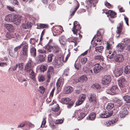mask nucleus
<instances>
[{
	"label": "nucleus",
	"mask_w": 130,
	"mask_h": 130,
	"mask_svg": "<svg viewBox=\"0 0 130 130\" xmlns=\"http://www.w3.org/2000/svg\"><path fill=\"white\" fill-rule=\"evenodd\" d=\"M88 112V110L87 108L86 107H84L79 111V113H84L86 115L87 114Z\"/></svg>",
	"instance_id": "obj_48"
},
{
	"label": "nucleus",
	"mask_w": 130,
	"mask_h": 130,
	"mask_svg": "<svg viewBox=\"0 0 130 130\" xmlns=\"http://www.w3.org/2000/svg\"><path fill=\"white\" fill-rule=\"evenodd\" d=\"M104 12L106 14H108L107 15V17H110L111 18L113 19L116 17L117 14L115 12L112 10H109L108 11H106Z\"/></svg>",
	"instance_id": "obj_14"
},
{
	"label": "nucleus",
	"mask_w": 130,
	"mask_h": 130,
	"mask_svg": "<svg viewBox=\"0 0 130 130\" xmlns=\"http://www.w3.org/2000/svg\"><path fill=\"white\" fill-rule=\"evenodd\" d=\"M94 66L95 67L93 69L94 72L95 74H97L101 71L102 67L99 63L95 64Z\"/></svg>",
	"instance_id": "obj_13"
},
{
	"label": "nucleus",
	"mask_w": 130,
	"mask_h": 130,
	"mask_svg": "<svg viewBox=\"0 0 130 130\" xmlns=\"http://www.w3.org/2000/svg\"><path fill=\"white\" fill-rule=\"evenodd\" d=\"M39 88V91L40 93L42 94H43L45 91V89L42 86L40 87Z\"/></svg>",
	"instance_id": "obj_58"
},
{
	"label": "nucleus",
	"mask_w": 130,
	"mask_h": 130,
	"mask_svg": "<svg viewBox=\"0 0 130 130\" xmlns=\"http://www.w3.org/2000/svg\"><path fill=\"white\" fill-rule=\"evenodd\" d=\"M73 89L72 87L70 86L67 87L66 89V94H68L71 92L73 91Z\"/></svg>",
	"instance_id": "obj_41"
},
{
	"label": "nucleus",
	"mask_w": 130,
	"mask_h": 130,
	"mask_svg": "<svg viewBox=\"0 0 130 130\" xmlns=\"http://www.w3.org/2000/svg\"><path fill=\"white\" fill-rule=\"evenodd\" d=\"M93 59L97 61H103L104 58L103 56L101 55H96L93 57Z\"/></svg>",
	"instance_id": "obj_24"
},
{
	"label": "nucleus",
	"mask_w": 130,
	"mask_h": 130,
	"mask_svg": "<svg viewBox=\"0 0 130 130\" xmlns=\"http://www.w3.org/2000/svg\"><path fill=\"white\" fill-rule=\"evenodd\" d=\"M53 50V52L55 53H58L60 51V48L57 45H55L54 46Z\"/></svg>",
	"instance_id": "obj_45"
},
{
	"label": "nucleus",
	"mask_w": 130,
	"mask_h": 130,
	"mask_svg": "<svg viewBox=\"0 0 130 130\" xmlns=\"http://www.w3.org/2000/svg\"><path fill=\"white\" fill-rule=\"evenodd\" d=\"M87 115L83 113H79V115L78 117L80 119H82L83 118Z\"/></svg>",
	"instance_id": "obj_56"
},
{
	"label": "nucleus",
	"mask_w": 130,
	"mask_h": 130,
	"mask_svg": "<svg viewBox=\"0 0 130 130\" xmlns=\"http://www.w3.org/2000/svg\"><path fill=\"white\" fill-rule=\"evenodd\" d=\"M86 72L88 73L89 75H94L95 74L94 72H93V70L90 69H88L87 71H86Z\"/></svg>",
	"instance_id": "obj_51"
},
{
	"label": "nucleus",
	"mask_w": 130,
	"mask_h": 130,
	"mask_svg": "<svg viewBox=\"0 0 130 130\" xmlns=\"http://www.w3.org/2000/svg\"><path fill=\"white\" fill-rule=\"evenodd\" d=\"M128 113L127 109L124 108L122 109L120 112V116L121 118L124 117Z\"/></svg>",
	"instance_id": "obj_18"
},
{
	"label": "nucleus",
	"mask_w": 130,
	"mask_h": 130,
	"mask_svg": "<svg viewBox=\"0 0 130 130\" xmlns=\"http://www.w3.org/2000/svg\"><path fill=\"white\" fill-rule=\"evenodd\" d=\"M81 27L79 22L77 21H75L73 23V26L72 29V31L74 34L77 35V32L81 29Z\"/></svg>",
	"instance_id": "obj_4"
},
{
	"label": "nucleus",
	"mask_w": 130,
	"mask_h": 130,
	"mask_svg": "<svg viewBox=\"0 0 130 130\" xmlns=\"http://www.w3.org/2000/svg\"><path fill=\"white\" fill-rule=\"evenodd\" d=\"M96 0H89L87 2V4L89 5V6L90 7L92 6V5L94 6L96 3Z\"/></svg>",
	"instance_id": "obj_43"
},
{
	"label": "nucleus",
	"mask_w": 130,
	"mask_h": 130,
	"mask_svg": "<svg viewBox=\"0 0 130 130\" xmlns=\"http://www.w3.org/2000/svg\"><path fill=\"white\" fill-rule=\"evenodd\" d=\"M48 27V25L46 24H41L38 26L37 29H40L41 28H47Z\"/></svg>",
	"instance_id": "obj_42"
},
{
	"label": "nucleus",
	"mask_w": 130,
	"mask_h": 130,
	"mask_svg": "<svg viewBox=\"0 0 130 130\" xmlns=\"http://www.w3.org/2000/svg\"><path fill=\"white\" fill-rule=\"evenodd\" d=\"M59 109V105L57 104L55 106L52 108V110L55 112H57Z\"/></svg>",
	"instance_id": "obj_50"
},
{
	"label": "nucleus",
	"mask_w": 130,
	"mask_h": 130,
	"mask_svg": "<svg viewBox=\"0 0 130 130\" xmlns=\"http://www.w3.org/2000/svg\"><path fill=\"white\" fill-rule=\"evenodd\" d=\"M123 25V22H121L118 24L117 26V30L116 31V32L117 34L118 35V37H119L120 35V34L122 31Z\"/></svg>",
	"instance_id": "obj_17"
},
{
	"label": "nucleus",
	"mask_w": 130,
	"mask_h": 130,
	"mask_svg": "<svg viewBox=\"0 0 130 130\" xmlns=\"http://www.w3.org/2000/svg\"><path fill=\"white\" fill-rule=\"evenodd\" d=\"M96 117V114L94 112H91L89 115L88 117H87L88 119L91 120H94Z\"/></svg>",
	"instance_id": "obj_28"
},
{
	"label": "nucleus",
	"mask_w": 130,
	"mask_h": 130,
	"mask_svg": "<svg viewBox=\"0 0 130 130\" xmlns=\"http://www.w3.org/2000/svg\"><path fill=\"white\" fill-rule=\"evenodd\" d=\"M107 58L110 59L113 58L115 61L118 62H122L124 58L123 56L121 54L117 55L116 52H113L112 54L110 55H108L107 56Z\"/></svg>",
	"instance_id": "obj_1"
},
{
	"label": "nucleus",
	"mask_w": 130,
	"mask_h": 130,
	"mask_svg": "<svg viewBox=\"0 0 130 130\" xmlns=\"http://www.w3.org/2000/svg\"><path fill=\"white\" fill-rule=\"evenodd\" d=\"M38 79L40 82H44L45 80L44 75L43 74L39 75L38 76Z\"/></svg>",
	"instance_id": "obj_35"
},
{
	"label": "nucleus",
	"mask_w": 130,
	"mask_h": 130,
	"mask_svg": "<svg viewBox=\"0 0 130 130\" xmlns=\"http://www.w3.org/2000/svg\"><path fill=\"white\" fill-rule=\"evenodd\" d=\"M33 67L31 66V62H28L25 67L24 70L26 72L29 71L32 69Z\"/></svg>",
	"instance_id": "obj_20"
},
{
	"label": "nucleus",
	"mask_w": 130,
	"mask_h": 130,
	"mask_svg": "<svg viewBox=\"0 0 130 130\" xmlns=\"http://www.w3.org/2000/svg\"><path fill=\"white\" fill-rule=\"evenodd\" d=\"M111 78L110 76L109 75H104L102 78V83L104 85L109 84L111 82Z\"/></svg>",
	"instance_id": "obj_5"
},
{
	"label": "nucleus",
	"mask_w": 130,
	"mask_h": 130,
	"mask_svg": "<svg viewBox=\"0 0 130 130\" xmlns=\"http://www.w3.org/2000/svg\"><path fill=\"white\" fill-rule=\"evenodd\" d=\"M86 98V96L85 94H82L80 95L78 100L76 103V105L78 106L82 104L85 100Z\"/></svg>",
	"instance_id": "obj_10"
},
{
	"label": "nucleus",
	"mask_w": 130,
	"mask_h": 130,
	"mask_svg": "<svg viewBox=\"0 0 130 130\" xmlns=\"http://www.w3.org/2000/svg\"><path fill=\"white\" fill-rule=\"evenodd\" d=\"M6 36L7 38L10 39L15 38L18 39L19 38V35L18 34L15 33L11 34H10L9 35H7Z\"/></svg>",
	"instance_id": "obj_22"
},
{
	"label": "nucleus",
	"mask_w": 130,
	"mask_h": 130,
	"mask_svg": "<svg viewBox=\"0 0 130 130\" xmlns=\"http://www.w3.org/2000/svg\"><path fill=\"white\" fill-rule=\"evenodd\" d=\"M59 41L60 44L64 46L65 44V37L64 36H61L60 38Z\"/></svg>",
	"instance_id": "obj_44"
},
{
	"label": "nucleus",
	"mask_w": 130,
	"mask_h": 130,
	"mask_svg": "<svg viewBox=\"0 0 130 130\" xmlns=\"http://www.w3.org/2000/svg\"><path fill=\"white\" fill-rule=\"evenodd\" d=\"M74 102L69 98H66V104L68 108H71L73 105Z\"/></svg>",
	"instance_id": "obj_15"
},
{
	"label": "nucleus",
	"mask_w": 130,
	"mask_h": 130,
	"mask_svg": "<svg viewBox=\"0 0 130 130\" xmlns=\"http://www.w3.org/2000/svg\"><path fill=\"white\" fill-rule=\"evenodd\" d=\"M30 52L31 55L34 57L36 56V49L35 48L33 47L30 49Z\"/></svg>",
	"instance_id": "obj_33"
},
{
	"label": "nucleus",
	"mask_w": 130,
	"mask_h": 130,
	"mask_svg": "<svg viewBox=\"0 0 130 130\" xmlns=\"http://www.w3.org/2000/svg\"><path fill=\"white\" fill-rule=\"evenodd\" d=\"M88 97L90 102L94 104H96V99L95 95L91 93H89L88 94Z\"/></svg>",
	"instance_id": "obj_8"
},
{
	"label": "nucleus",
	"mask_w": 130,
	"mask_h": 130,
	"mask_svg": "<svg viewBox=\"0 0 130 130\" xmlns=\"http://www.w3.org/2000/svg\"><path fill=\"white\" fill-rule=\"evenodd\" d=\"M4 26L10 32H13L14 30L13 26L10 24H5Z\"/></svg>",
	"instance_id": "obj_25"
},
{
	"label": "nucleus",
	"mask_w": 130,
	"mask_h": 130,
	"mask_svg": "<svg viewBox=\"0 0 130 130\" xmlns=\"http://www.w3.org/2000/svg\"><path fill=\"white\" fill-rule=\"evenodd\" d=\"M117 119H114L113 120H112L111 121H107L105 122L104 123L107 126H108L117 122Z\"/></svg>",
	"instance_id": "obj_23"
},
{
	"label": "nucleus",
	"mask_w": 130,
	"mask_h": 130,
	"mask_svg": "<svg viewBox=\"0 0 130 130\" xmlns=\"http://www.w3.org/2000/svg\"><path fill=\"white\" fill-rule=\"evenodd\" d=\"M114 106V104L112 103H109L107 104L106 106L107 109L109 111H112V110Z\"/></svg>",
	"instance_id": "obj_34"
},
{
	"label": "nucleus",
	"mask_w": 130,
	"mask_h": 130,
	"mask_svg": "<svg viewBox=\"0 0 130 130\" xmlns=\"http://www.w3.org/2000/svg\"><path fill=\"white\" fill-rule=\"evenodd\" d=\"M27 72L29 74V76L30 78L34 80H35V73L32 70V69Z\"/></svg>",
	"instance_id": "obj_26"
},
{
	"label": "nucleus",
	"mask_w": 130,
	"mask_h": 130,
	"mask_svg": "<svg viewBox=\"0 0 130 130\" xmlns=\"http://www.w3.org/2000/svg\"><path fill=\"white\" fill-rule=\"evenodd\" d=\"M124 47V45L121 44H118L117 46V50L121 52L122 51Z\"/></svg>",
	"instance_id": "obj_37"
},
{
	"label": "nucleus",
	"mask_w": 130,
	"mask_h": 130,
	"mask_svg": "<svg viewBox=\"0 0 130 130\" xmlns=\"http://www.w3.org/2000/svg\"><path fill=\"white\" fill-rule=\"evenodd\" d=\"M46 123V121L45 120V118H44L43 119V121L42 122V124L41 125V127H44L45 126V124Z\"/></svg>",
	"instance_id": "obj_62"
},
{
	"label": "nucleus",
	"mask_w": 130,
	"mask_h": 130,
	"mask_svg": "<svg viewBox=\"0 0 130 130\" xmlns=\"http://www.w3.org/2000/svg\"><path fill=\"white\" fill-rule=\"evenodd\" d=\"M105 6L109 8H112V5L109 3H108L107 1L105 2Z\"/></svg>",
	"instance_id": "obj_57"
},
{
	"label": "nucleus",
	"mask_w": 130,
	"mask_h": 130,
	"mask_svg": "<svg viewBox=\"0 0 130 130\" xmlns=\"http://www.w3.org/2000/svg\"><path fill=\"white\" fill-rule=\"evenodd\" d=\"M53 55L52 54L49 55L47 56L48 62L49 63L51 62L52 60Z\"/></svg>",
	"instance_id": "obj_52"
},
{
	"label": "nucleus",
	"mask_w": 130,
	"mask_h": 130,
	"mask_svg": "<svg viewBox=\"0 0 130 130\" xmlns=\"http://www.w3.org/2000/svg\"><path fill=\"white\" fill-rule=\"evenodd\" d=\"M12 47L9 48V55L11 57L13 58H14L15 57V52H12Z\"/></svg>",
	"instance_id": "obj_40"
},
{
	"label": "nucleus",
	"mask_w": 130,
	"mask_h": 130,
	"mask_svg": "<svg viewBox=\"0 0 130 130\" xmlns=\"http://www.w3.org/2000/svg\"><path fill=\"white\" fill-rule=\"evenodd\" d=\"M113 114L112 111L109 112L106 111H104L100 115V117L102 118H107L111 116Z\"/></svg>",
	"instance_id": "obj_9"
},
{
	"label": "nucleus",
	"mask_w": 130,
	"mask_h": 130,
	"mask_svg": "<svg viewBox=\"0 0 130 130\" xmlns=\"http://www.w3.org/2000/svg\"><path fill=\"white\" fill-rule=\"evenodd\" d=\"M63 82L61 79H59L56 83L57 88L58 89L59 87L62 86Z\"/></svg>",
	"instance_id": "obj_38"
},
{
	"label": "nucleus",
	"mask_w": 130,
	"mask_h": 130,
	"mask_svg": "<svg viewBox=\"0 0 130 130\" xmlns=\"http://www.w3.org/2000/svg\"><path fill=\"white\" fill-rule=\"evenodd\" d=\"M14 15L11 14H9L6 16L5 20L8 22H13Z\"/></svg>",
	"instance_id": "obj_19"
},
{
	"label": "nucleus",
	"mask_w": 130,
	"mask_h": 130,
	"mask_svg": "<svg viewBox=\"0 0 130 130\" xmlns=\"http://www.w3.org/2000/svg\"><path fill=\"white\" fill-rule=\"evenodd\" d=\"M74 66L75 68L77 70H79L80 69V68L81 65L79 62L77 63L76 62Z\"/></svg>",
	"instance_id": "obj_54"
},
{
	"label": "nucleus",
	"mask_w": 130,
	"mask_h": 130,
	"mask_svg": "<svg viewBox=\"0 0 130 130\" xmlns=\"http://www.w3.org/2000/svg\"><path fill=\"white\" fill-rule=\"evenodd\" d=\"M119 89L118 86L116 85L112 86L110 89V90L112 92L114 93H116L118 92Z\"/></svg>",
	"instance_id": "obj_27"
},
{
	"label": "nucleus",
	"mask_w": 130,
	"mask_h": 130,
	"mask_svg": "<svg viewBox=\"0 0 130 130\" xmlns=\"http://www.w3.org/2000/svg\"><path fill=\"white\" fill-rule=\"evenodd\" d=\"M46 56L45 55H40L38 57L39 60L38 62L39 63L44 62L45 60Z\"/></svg>",
	"instance_id": "obj_32"
},
{
	"label": "nucleus",
	"mask_w": 130,
	"mask_h": 130,
	"mask_svg": "<svg viewBox=\"0 0 130 130\" xmlns=\"http://www.w3.org/2000/svg\"><path fill=\"white\" fill-rule=\"evenodd\" d=\"M91 88L94 89H99L101 88L100 85L97 83L93 84L91 86Z\"/></svg>",
	"instance_id": "obj_46"
},
{
	"label": "nucleus",
	"mask_w": 130,
	"mask_h": 130,
	"mask_svg": "<svg viewBox=\"0 0 130 130\" xmlns=\"http://www.w3.org/2000/svg\"><path fill=\"white\" fill-rule=\"evenodd\" d=\"M48 65L47 64H42L40 67V70L41 72H44L46 71L47 69Z\"/></svg>",
	"instance_id": "obj_29"
},
{
	"label": "nucleus",
	"mask_w": 130,
	"mask_h": 130,
	"mask_svg": "<svg viewBox=\"0 0 130 130\" xmlns=\"http://www.w3.org/2000/svg\"><path fill=\"white\" fill-rule=\"evenodd\" d=\"M23 44L22 43L20 45L15 47L14 49V51L15 52H17L19 49L22 46H23Z\"/></svg>",
	"instance_id": "obj_60"
},
{
	"label": "nucleus",
	"mask_w": 130,
	"mask_h": 130,
	"mask_svg": "<svg viewBox=\"0 0 130 130\" xmlns=\"http://www.w3.org/2000/svg\"><path fill=\"white\" fill-rule=\"evenodd\" d=\"M54 74V70L52 66H49L47 69V81H48L50 79L51 77Z\"/></svg>",
	"instance_id": "obj_6"
},
{
	"label": "nucleus",
	"mask_w": 130,
	"mask_h": 130,
	"mask_svg": "<svg viewBox=\"0 0 130 130\" xmlns=\"http://www.w3.org/2000/svg\"><path fill=\"white\" fill-rule=\"evenodd\" d=\"M31 23L28 22L27 23L23 24L22 25V27L24 29H27L31 27Z\"/></svg>",
	"instance_id": "obj_30"
},
{
	"label": "nucleus",
	"mask_w": 130,
	"mask_h": 130,
	"mask_svg": "<svg viewBox=\"0 0 130 130\" xmlns=\"http://www.w3.org/2000/svg\"><path fill=\"white\" fill-rule=\"evenodd\" d=\"M63 120L62 119H58L56 120L55 121V123L56 124H61L63 122Z\"/></svg>",
	"instance_id": "obj_61"
},
{
	"label": "nucleus",
	"mask_w": 130,
	"mask_h": 130,
	"mask_svg": "<svg viewBox=\"0 0 130 130\" xmlns=\"http://www.w3.org/2000/svg\"><path fill=\"white\" fill-rule=\"evenodd\" d=\"M124 72L127 74H128L130 73V66H127L125 67Z\"/></svg>",
	"instance_id": "obj_49"
},
{
	"label": "nucleus",
	"mask_w": 130,
	"mask_h": 130,
	"mask_svg": "<svg viewBox=\"0 0 130 130\" xmlns=\"http://www.w3.org/2000/svg\"><path fill=\"white\" fill-rule=\"evenodd\" d=\"M45 49L48 52H51L53 49V47L50 44H47L45 46Z\"/></svg>",
	"instance_id": "obj_39"
},
{
	"label": "nucleus",
	"mask_w": 130,
	"mask_h": 130,
	"mask_svg": "<svg viewBox=\"0 0 130 130\" xmlns=\"http://www.w3.org/2000/svg\"><path fill=\"white\" fill-rule=\"evenodd\" d=\"M87 58L86 57H84L81 59V62L82 64H84L87 62Z\"/></svg>",
	"instance_id": "obj_55"
},
{
	"label": "nucleus",
	"mask_w": 130,
	"mask_h": 130,
	"mask_svg": "<svg viewBox=\"0 0 130 130\" xmlns=\"http://www.w3.org/2000/svg\"><path fill=\"white\" fill-rule=\"evenodd\" d=\"M95 51L96 52L102 53L103 51L104 47L103 46H101L96 47H95Z\"/></svg>",
	"instance_id": "obj_36"
},
{
	"label": "nucleus",
	"mask_w": 130,
	"mask_h": 130,
	"mask_svg": "<svg viewBox=\"0 0 130 130\" xmlns=\"http://www.w3.org/2000/svg\"><path fill=\"white\" fill-rule=\"evenodd\" d=\"M20 70H22L23 68V63L22 62L20 63L17 64Z\"/></svg>",
	"instance_id": "obj_59"
},
{
	"label": "nucleus",
	"mask_w": 130,
	"mask_h": 130,
	"mask_svg": "<svg viewBox=\"0 0 130 130\" xmlns=\"http://www.w3.org/2000/svg\"><path fill=\"white\" fill-rule=\"evenodd\" d=\"M50 125L51 127L53 129L56 128H57V126L56 124L55 123H55H54L53 122H51L50 123Z\"/></svg>",
	"instance_id": "obj_53"
},
{
	"label": "nucleus",
	"mask_w": 130,
	"mask_h": 130,
	"mask_svg": "<svg viewBox=\"0 0 130 130\" xmlns=\"http://www.w3.org/2000/svg\"><path fill=\"white\" fill-rule=\"evenodd\" d=\"M64 57L62 56H58L55 59L53 62V64L56 68H58L61 66L63 63L64 62Z\"/></svg>",
	"instance_id": "obj_2"
},
{
	"label": "nucleus",
	"mask_w": 130,
	"mask_h": 130,
	"mask_svg": "<svg viewBox=\"0 0 130 130\" xmlns=\"http://www.w3.org/2000/svg\"><path fill=\"white\" fill-rule=\"evenodd\" d=\"M123 99L127 103H130V96H129L126 95L123 97Z\"/></svg>",
	"instance_id": "obj_47"
},
{
	"label": "nucleus",
	"mask_w": 130,
	"mask_h": 130,
	"mask_svg": "<svg viewBox=\"0 0 130 130\" xmlns=\"http://www.w3.org/2000/svg\"><path fill=\"white\" fill-rule=\"evenodd\" d=\"M102 38V37L101 32L99 31H98L97 32V34L93 38L91 41V42L93 41V40L94 39H96L97 42H101Z\"/></svg>",
	"instance_id": "obj_12"
},
{
	"label": "nucleus",
	"mask_w": 130,
	"mask_h": 130,
	"mask_svg": "<svg viewBox=\"0 0 130 130\" xmlns=\"http://www.w3.org/2000/svg\"><path fill=\"white\" fill-rule=\"evenodd\" d=\"M126 83L125 79L124 77L121 78L118 80V85L121 90L125 87Z\"/></svg>",
	"instance_id": "obj_7"
},
{
	"label": "nucleus",
	"mask_w": 130,
	"mask_h": 130,
	"mask_svg": "<svg viewBox=\"0 0 130 130\" xmlns=\"http://www.w3.org/2000/svg\"><path fill=\"white\" fill-rule=\"evenodd\" d=\"M14 18L13 23L16 25H19L22 20V17L18 15H14Z\"/></svg>",
	"instance_id": "obj_11"
},
{
	"label": "nucleus",
	"mask_w": 130,
	"mask_h": 130,
	"mask_svg": "<svg viewBox=\"0 0 130 130\" xmlns=\"http://www.w3.org/2000/svg\"><path fill=\"white\" fill-rule=\"evenodd\" d=\"M88 80V78L86 75H83L80 77L78 79V81L81 82H86Z\"/></svg>",
	"instance_id": "obj_31"
},
{
	"label": "nucleus",
	"mask_w": 130,
	"mask_h": 130,
	"mask_svg": "<svg viewBox=\"0 0 130 130\" xmlns=\"http://www.w3.org/2000/svg\"><path fill=\"white\" fill-rule=\"evenodd\" d=\"M68 41L70 42H73L74 43V46H76L78 42H79V40L77 37H72L71 38L68 39Z\"/></svg>",
	"instance_id": "obj_21"
},
{
	"label": "nucleus",
	"mask_w": 130,
	"mask_h": 130,
	"mask_svg": "<svg viewBox=\"0 0 130 130\" xmlns=\"http://www.w3.org/2000/svg\"><path fill=\"white\" fill-rule=\"evenodd\" d=\"M38 51L39 52L41 53L47 54V52L46 51L42 49H39L38 50Z\"/></svg>",
	"instance_id": "obj_64"
},
{
	"label": "nucleus",
	"mask_w": 130,
	"mask_h": 130,
	"mask_svg": "<svg viewBox=\"0 0 130 130\" xmlns=\"http://www.w3.org/2000/svg\"><path fill=\"white\" fill-rule=\"evenodd\" d=\"M22 43L23 44V46L22 49V53L20 54V55L21 56L27 57L28 56V44L25 41L22 42Z\"/></svg>",
	"instance_id": "obj_3"
},
{
	"label": "nucleus",
	"mask_w": 130,
	"mask_h": 130,
	"mask_svg": "<svg viewBox=\"0 0 130 130\" xmlns=\"http://www.w3.org/2000/svg\"><path fill=\"white\" fill-rule=\"evenodd\" d=\"M11 3L13 4L18 5L19 2L17 0H11Z\"/></svg>",
	"instance_id": "obj_63"
},
{
	"label": "nucleus",
	"mask_w": 130,
	"mask_h": 130,
	"mask_svg": "<svg viewBox=\"0 0 130 130\" xmlns=\"http://www.w3.org/2000/svg\"><path fill=\"white\" fill-rule=\"evenodd\" d=\"M123 73V69L120 67L116 68L114 73L116 76H118L121 75Z\"/></svg>",
	"instance_id": "obj_16"
}]
</instances>
